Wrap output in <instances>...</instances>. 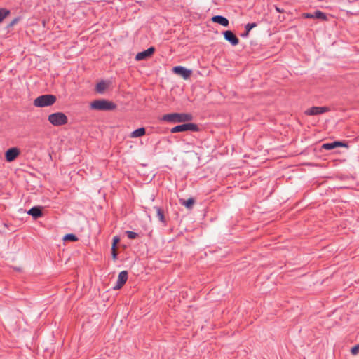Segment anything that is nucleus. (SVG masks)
I'll return each mask as SVG.
<instances>
[{
  "label": "nucleus",
  "mask_w": 359,
  "mask_h": 359,
  "mask_svg": "<svg viewBox=\"0 0 359 359\" xmlns=\"http://www.w3.org/2000/svg\"><path fill=\"white\" fill-rule=\"evenodd\" d=\"M193 119V116L190 114H186V113H172V114H167L162 116L161 120L176 123H185L190 121Z\"/></svg>",
  "instance_id": "f257e3e1"
},
{
  "label": "nucleus",
  "mask_w": 359,
  "mask_h": 359,
  "mask_svg": "<svg viewBox=\"0 0 359 359\" xmlns=\"http://www.w3.org/2000/svg\"><path fill=\"white\" fill-rule=\"evenodd\" d=\"M90 108L98 111H113L116 109V104L111 101L100 99L92 102Z\"/></svg>",
  "instance_id": "f03ea898"
},
{
  "label": "nucleus",
  "mask_w": 359,
  "mask_h": 359,
  "mask_svg": "<svg viewBox=\"0 0 359 359\" xmlns=\"http://www.w3.org/2000/svg\"><path fill=\"white\" fill-rule=\"evenodd\" d=\"M57 98L55 95L50 94L42 95L37 97L34 100V105L36 107H46L52 106L55 103Z\"/></svg>",
  "instance_id": "7ed1b4c3"
},
{
  "label": "nucleus",
  "mask_w": 359,
  "mask_h": 359,
  "mask_svg": "<svg viewBox=\"0 0 359 359\" xmlns=\"http://www.w3.org/2000/svg\"><path fill=\"white\" fill-rule=\"evenodd\" d=\"M48 120L54 126H60L67 123L68 118L62 112H55L48 116Z\"/></svg>",
  "instance_id": "20e7f679"
},
{
  "label": "nucleus",
  "mask_w": 359,
  "mask_h": 359,
  "mask_svg": "<svg viewBox=\"0 0 359 359\" xmlns=\"http://www.w3.org/2000/svg\"><path fill=\"white\" fill-rule=\"evenodd\" d=\"M187 130L197 132L199 130V127L196 123H187L173 127L171 128L170 132L172 133H175Z\"/></svg>",
  "instance_id": "39448f33"
},
{
  "label": "nucleus",
  "mask_w": 359,
  "mask_h": 359,
  "mask_svg": "<svg viewBox=\"0 0 359 359\" xmlns=\"http://www.w3.org/2000/svg\"><path fill=\"white\" fill-rule=\"evenodd\" d=\"M172 72L177 75H180L184 79H188L192 73L191 70L187 69L182 66L174 67Z\"/></svg>",
  "instance_id": "423d86ee"
},
{
  "label": "nucleus",
  "mask_w": 359,
  "mask_h": 359,
  "mask_svg": "<svg viewBox=\"0 0 359 359\" xmlns=\"http://www.w3.org/2000/svg\"><path fill=\"white\" fill-rule=\"evenodd\" d=\"M20 154V149L17 147L8 149L5 153V158L8 162L13 161Z\"/></svg>",
  "instance_id": "0eeeda50"
},
{
  "label": "nucleus",
  "mask_w": 359,
  "mask_h": 359,
  "mask_svg": "<svg viewBox=\"0 0 359 359\" xmlns=\"http://www.w3.org/2000/svg\"><path fill=\"white\" fill-rule=\"evenodd\" d=\"M128 280V272L127 271H122L118 276V280L116 284L114 286V290L121 289Z\"/></svg>",
  "instance_id": "6e6552de"
},
{
  "label": "nucleus",
  "mask_w": 359,
  "mask_h": 359,
  "mask_svg": "<svg viewBox=\"0 0 359 359\" xmlns=\"http://www.w3.org/2000/svg\"><path fill=\"white\" fill-rule=\"evenodd\" d=\"M329 111V109L326 107H312L308 109L305 114L309 116H314L324 114Z\"/></svg>",
  "instance_id": "1a4fd4ad"
},
{
  "label": "nucleus",
  "mask_w": 359,
  "mask_h": 359,
  "mask_svg": "<svg viewBox=\"0 0 359 359\" xmlns=\"http://www.w3.org/2000/svg\"><path fill=\"white\" fill-rule=\"evenodd\" d=\"M154 52L155 48L154 47L151 46L146 50L138 53L135 56V60L137 61L147 60V58L150 57L154 53Z\"/></svg>",
  "instance_id": "9d476101"
},
{
  "label": "nucleus",
  "mask_w": 359,
  "mask_h": 359,
  "mask_svg": "<svg viewBox=\"0 0 359 359\" xmlns=\"http://www.w3.org/2000/svg\"><path fill=\"white\" fill-rule=\"evenodd\" d=\"M224 37L225 40L229 41L232 46H236L239 43L238 37L230 30L224 32Z\"/></svg>",
  "instance_id": "9b49d317"
},
{
  "label": "nucleus",
  "mask_w": 359,
  "mask_h": 359,
  "mask_svg": "<svg viewBox=\"0 0 359 359\" xmlns=\"http://www.w3.org/2000/svg\"><path fill=\"white\" fill-rule=\"evenodd\" d=\"M212 21L218 23L224 27H227L229 24L228 19L222 15H215L212 18Z\"/></svg>",
  "instance_id": "f8f14e48"
},
{
  "label": "nucleus",
  "mask_w": 359,
  "mask_h": 359,
  "mask_svg": "<svg viewBox=\"0 0 359 359\" xmlns=\"http://www.w3.org/2000/svg\"><path fill=\"white\" fill-rule=\"evenodd\" d=\"M27 213L32 215L34 219H37L42 216L41 208L39 206L32 207Z\"/></svg>",
  "instance_id": "ddd939ff"
},
{
  "label": "nucleus",
  "mask_w": 359,
  "mask_h": 359,
  "mask_svg": "<svg viewBox=\"0 0 359 359\" xmlns=\"http://www.w3.org/2000/svg\"><path fill=\"white\" fill-rule=\"evenodd\" d=\"M154 209L156 211V216L158 217L159 221L165 225L166 220L165 218L164 212H163V209L161 208L160 207H157V206H155Z\"/></svg>",
  "instance_id": "4468645a"
},
{
  "label": "nucleus",
  "mask_w": 359,
  "mask_h": 359,
  "mask_svg": "<svg viewBox=\"0 0 359 359\" xmlns=\"http://www.w3.org/2000/svg\"><path fill=\"white\" fill-rule=\"evenodd\" d=\"M180 204H182V205H184L187 208L191 209L195 203V200L193 198H189L187 200L180 199Z\"/></svg>",
  "instance_id": "2eb2a0df"
},
{
  "label": "nucleus",
  "mask_w": 359,
  "mask_h": 359,
  "mask_svg": "<svg viewBox=\"0 0 359 359\" xmlns=\"http://www.w3.org/2000/svg\"><path fill=\"white\" fill-rule=\"evenodd\" d=\"M146 130L144 128H140L138 129L135 130L130 134V137L135 138L138 137H142L145 135Z\"/></svg>",
  "instance_id": "dca6fc26"
},
{
  "label": "nucleus",
  "mask_w": 359,
  "mask_h": 359,
  "mask_svg": "<svg viewBox=\"0 0 359 359\" xmlns=\"http://www.w3.org/2000/svg\"><path fill=\"white\" fill-rule=\"evenodd\" d=\"M313 16H314V18H316V19H320V20H322L324 21L327 20L326 14L319 10H317L313 13Z\"/></svg>",
  "instance_id": "f3484780"
},
{
  "label": "nucleus",
  "mask_w": 359,
  "mask_h": 359,
  "mask_svg": "<svg viewBox=\"0 0 359 359\" xmlns=\"http://www.w3.org/2000/svg\"><path fill=\"white\" fill-rule=\"evenodd\" d=\"M107 88V83L104 81L97 83L95 86V90L99 93H102Z\"/></svg>",
  "instance_id": "a211bd4d"
},
{
  "label": "nucleus",
  "mask_w": 359,
  "mask_h": 359,
  "mask_svg": "<svg viewBox=\"0 0 359 359\" xmlns=\"http://www.w3.org/2000/svg\"><path fill=\"white\" fill-rule=\"evenodd\" d=\"M10 11L6 8H0V22L10 14Z\"/></svg>",
  "instance_id": "6ab92c4d"
},
{
  "label": "nucleus",
  "mask_w": 359,
  "mask_h": 359,
  "mask_svg": "<svg viewBox=\"0 0 359 359\" xmlns=\"http://www.w3.org/2000/svg\"><path fill=\"white\" fill-rule=\"evenodd\" d=\"M337 143H336L334 142H331V143H325V144H323V148H324L325 149L330 150V149H332L337 147Z\"/></svg>",
  "instance_id": "aec40b11"
},
{
  "label": "nucleus",
  "mask_w": 359,
  "mask_h": 359,
  "mask_svg": "<svg viewBox=\"0 0 359 359\" xmlns=\"http://www.w3.org/2000/svg\"><path fill=\"white\" fill-rule=\"evenodd\" d=\"M65 241H76L78 240V238L76 236V235L73 233H69L65 236L64 237Z\"/></svg>",
  "instance_id": "412c9836"
},
{
  "label": "nucleus",
  "mask_w": 359,
  "mask_h": 359,
  "mask_svg": "<svg viewBox=\"0 0 359 359\" xmlns=\"http://www.w3.org/2000/svg\"><path fill=\"white\" fill-rule=\"evenodd\" d=\"M126 234L127 235L128 238L129 239H135L137 238V233L134 232V231H127L126 232Z\"/></svg>",
  "instance_id": "4be33fe9"
},
{
  "label": "nucleus",
  "mask_w": 359,
  "mask_h": 359,
  "mask_svg": "<svg viewBox=\"0 0 359 359\" xmlns=\"http://www.w3.org/2000/svg\"><path fill=\"white\" fill-rule=\"evenodd\" d=\"M21 20L20 17H16L8 25V28H11L13 27L15 25H16L20 20Z\"/></svg>",
  "instance_id": "5701e85b"
},
{
  "label": "nucleus",
  "mask_w": 359,
  "mask_h": 359,
  "mask_svg": "<svg viewBox=\"0 0 359 359\" xmlns=\"http://www.w3.org/2000/svg\"><path fill=\"white\" fill-rule=\"evenodd\" d=\"M257 26V24L255 22H253V23H248L245 26V29H246L247 32H250V31L253 29L254 27H255Z\"/></svg>",
  "instance_id": "b1692460"
},
{
  "label": "nucleus",
  "mask_w": 359,
  "mask_h": 359,
  "mask_svg": "<svg viewBox=\"0 0 359 359\" xmlns=\"http://www.w3.org/2000/svg\"><path fill=\"white\" fill-rule=\"evenodd\" d=\"M358 351H359V344L353 347L351 351V353L353 355L357 354L358 353Z\"/></svg>",
  "instance_id": "393cba45"
},
{
  "label": "nucleus",
  "mask_w": 359,
  "mask_h": 359,
  "mask_svg": "<svg viewBox=\"0 0 359 359\" xmlns=\"http://www.w3.org/2000/svg\"><path fill=\"white\" fill-rule=\"evenodd\" d=\"M111 255H112L113 259H116L117 253H116V248H114V247H111Z\"/></svg>",
  "instance_id": "a878e982"
},
{
  "label": "nucleus",
  "mask_w": 359,
  "mask_h": 359,
  "mask_svg": "<svg viewBox=\"0 0 359 359\" xmlns=\"http://www.w3.org/2000/svg\"><path fill=\"white\" fill-rule=\"evenodd\" d=\"M304 18H314L313 13H306L303 14Z\"/></svg>",
  "instance_id": "bb28decb"
},
{
  "label": "nucleus",
  "mask_w": 359,
  "mask_h": 359,
  "mask_svg": "<svg viewBox=\"0 0 359 359\" xmlns=\"http://www.w3.org/2000/svg\"><path fill=\"white\" fill-rule=\"evenodd\" d=\"M119 241V238L117 236H114V238H113V244H112V247H114V248H116V243Z\"/></svg>",
  "instance_id": "cd10ccee"
},
{
  "label": "nucleus",
  "mask_w": 359,
  "mask_h": 359,
  "mask_svg": "<svg viewBox=\"0 0 359 359\" xmlns=\"http://www.w3.org/2000/svg\"><path fill=\"white\" fill-rule=\"evenodd\" d=\"M334 142L336 143H338L337 144V147H344V146H346V144L341 142H337V141H335Z\"/></svg>",
  "instance_id": "c85d7f7f"
},
{
  "label": "nucleus",
  "mask_w": 359,
  "mask_h": 359,
  "mask_svg": "<svg viewBox=\"0 0 359 359\" xmlns=\"http://www.w3.org/2000/svg\"><path fill=\"white\" fill-rule=\"evenodd\" d=\"M248 34H249V32H247L246 29H245V32L243 34H241V36L242 37H247L248 36Z\"/></svg>",
  "instance_id": "c756f323"
},
{
  "label": "nucleus",
  "mask_w": 359,
  "mask_h": 359,
  "mask_svg": "<svg viewBox=\"0 0 359 359\" xmlns=\"http://www.w3.org/2000/svg\"><path fill=\"white\" fill-rule=\"evenodd\" d=\"M275 8L276 10L279 12V13H283V9H280V8H278V6H275Z\"/></svg>",
  "instance_id": "7c9ffc66"
}]
</instances>
